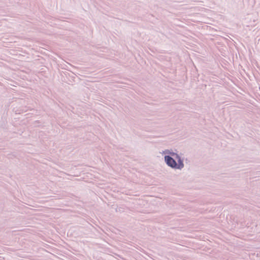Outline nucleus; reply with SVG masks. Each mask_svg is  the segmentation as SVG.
Here are the masks:
<instances>
[{"mask_svg": "<svg viewBox=\"0 0 260 260\" xmlns=\"http://www.w3.org/2000/svg\"><path fill=\"white\" fill-rule=\"evenodd\" d=\"M170 156L171 157H174L175 158L177 159V158H181V157L177 153L174 152L172 150H171Z\"/></svg>", "mask_w": 260, "mask_h": 260, "instance_id": "nucleus-2", "label": "nucleus"}, {"mask_svg": "<svg viewBox=\"0 0 260 260\" xmlns=\"http://www.w3.org/2000/svg\"><path fill=\"white\" fill-rule=\"evenodd\" d=\"M178 162H176L175 158L170 155H165L164 160L166 164L173 169L182 170L184 165L183 163V159L182 158H177L176 159Z\"/></svg>", "mask_w": 260, "mask_h": 260, "instance_id": "nucleus-1", "label": "nucleus"}, {"mask_svg": "<svg viewBox=\"0 0 260 260\" xmlns=\"http://www.w3.org/2000/svg\"><path fill=\"white\" fill-rule=\"evenodd\" d=\"M171 149H166L162 151V154H165L166 155H170Z\"/></svg>", "mask_w": 260, "mask_h": 260, "instance_id": "nucleus-3", "label": "nucleus"}]
</instances>
